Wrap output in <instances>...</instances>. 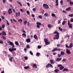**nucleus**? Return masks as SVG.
Listing matches in <instances>:
<instances>
[{
	"mask_svg": "<svg viewBox=\"0 0 73 73\" xmlns=\"http://www.w3.org/2000/svg\"><path fill=\"white\" fill-rule=\"evenodd\" d=\"M36 24H37L36 25V27H37L38 28H40V26L42 24L40 22H36Z\"/></svg>",
	"mask_w": 73,
	"mask_h": 73,
	"instance_id": "f257e3e1",
	"label": "nucleus"
},
{
	"mask_svg": "<svg viewBox=\"0 0 73 73\" xmlns=\"http://www.w3.org/2000/svg\"><path fill=\"white\" fill-rule=\"evenodd\" d=\"M43 6L44 8H46V9H48V8H49V6L46 4H43Z\"/></svg>",
	"mask_w": 73,
	"mask_h": 73,
	"instance_id": "f03ea898",
	"label": "nucleus"
},
{
	"mask_svg": "<svg viewBox=\"0 0 73 73\" xmlns=\"http://www.w3.org/2000/svg\"><path fill=\"white\" fill-rule=\"evenodd\" d=\"M57 51V50H58V52L59 51H60V49L59 48L57 49V48H55L54 49H53L52 50V52H54L55 51Z\"/></svg>",
	"mask_w": 73,
	"mask_h": 73,
	"instance_id": "7ed1b4c3",
	"label": "nucleus"
},
{
	"mask_svg": "<svg viewBox=\"0 0 73 73\" xmlns=\"http://www.w3.org/2000/svg\"><path fill=\"white\" fill-rule=\"evenodd\" d=\"M7 13L11 15L12 13V11L11 9H9L7 11Z\"/></svg>",
	"mask_w": 73,
	"mask_h": 73,
	"instance_id": "20e7f679",
	"label": "nucleus"
},
{
	"mask_svg": "<svg viewBox=\"0 0 73 73\" xmlns=\"http://www.w3.org/2000/svg\"><path fill=\"white\" fill-rule=\"evenodd\" d=\"M9 51H10L11 52H12L13 51H14V50H16V48H9Z\"/></svg>",
	"mask_w": 73,
	"mask_h": 73,
	"instance_id": "39448f33",
	"label": "nucleus"
},
{
	"mask_svg": "<svg viewBox=\"0 0 73 73\" xmlns=\"http://www.w3.org/2000/svg\"><path fill=\"white\" fill-rule=\"evenodd\" d=\"M66 53H67V54H70L71 53V52H70V50L68 49H66Z\"/></svg>",
	"mask_w": 73,
	"mask_h": 73,
	"instance_id": "423d86ee",
	"label": "nucleus"
},
{
	"mask_svg": "<svg viewBox=\"0 0 73 73\" xmlns=\"http://www.w3.org/2000/svg\"><path fill=\"white\" fill-rule=\"evenodd\" d=\"M19 16L20 17V13L18 12V13H15V17H17V16Z\"/></svg>",
	"mask_w": 73,
	"mask_h": 73,
	"instance_id": "0eeeda50",
	"label": "nucleus"
},
{
	"mask_svg": "<svg viewBox=\"0 0 73 73\" xmlns=\"http://www.w3.org/2000/svg\"><path fill=\"white\" fill-rule=\"evenodd\" d=\"M26 41L27 43H29V42H31V39L28 38L26 39Z\"/></svg>",
	"mask_w": 73,
	"mask_h": 73,
	"instance_id": "6e6552de",
	"label": "nucleus"
},
{
	"mask_svg": "<svg viewBox=\"0 0 73 73\" xmlns=\"http://www.w3.org/2000/svg\"><path fill=\"white\" fill-rule=\"evenodd\" d=\"M55 37L56 40H58L59 39V34H56Z\"/></svg>",
	"mask_w": 73,
	"mask_h": 73,
	"instance_id": "1a4fd4ad",
	"label": "nucleus"
},
{
	"mask_svg": "<svg viewBox=\"0 0 73 73\" xmlns=\"http://www.w3.org/2000/svg\"><path fill=\"white\" fill-rule=\"evenodd\" d=\"M62 72H68V69L66 68H64L62 70Z\"/></svg>",
	"mask_w": 73,
	"mask_h": 73,
	"instance_id": "9d476101",
	"label": "nucleus"
},
{
	"mask_svg": "<svg viewBox=\"0 0 73 73\" xmlns=\"http://www.w3.org/2000/svg\"><path fill=\"white\" fill-rule=\"evenodd\" d=\"M73 47V43L72 42L70 44V45L69 46V48H72Z\"/></svg>",
	"mask_w": 73,
	"mask_h": 73,
	"instance_id": "9b49d317",
	"label": "nucleus"
},
{
	"mask_svg": "<svg viewBox=\"0 0 73 73\" xmlns=\"http://www.w3.org/2000/svg\"><path fill=\"white\" fill-rule=\"evenodd\" d=\"M50 62L51 63V64L53 65L54 64V62H53V60H50Z\"/></svg>",
	"mask_w": 73,
	"mask_h": 73,
	"instance_id": "f8f14e48",
	"label": "nucleus"
},
{
	"mask_svg": "<svg viewBox=\"0 0 73 73\" xmlns=\"http://www.w3.org/2000/svg\"><path fill=\"white\" fill-rule=\"evenodd\" d=\"M33 68H35V69H37V64H33Z\"/></svg>",
	"mask_w": 73,
	"mask_h": 73,
	"instance_id": "ddd939ff",
	"label": "nucleus"
},
{
	"mask_svg": "<svg viewBox=\"0 0 73 73\" xmlns=\"http://www.w3.org/2000/svg\"><path fill=\"white\" fill-rule=\"evenodd\" d=\"M8 43L10 45H11V46L13 45L14 44H13V42H11L10 41H9L8 42Z\"/></svg>",
	"mask_w": 73,
	"mask_h": 73,
	"instance_id": "4468645a",
	"label": "nucleus"
},
{
	"mask_svg": "<svg viewBox=\"0 0 73 73\" xmlns=\"http://www.w3.org/2000/svg\"><path fill=\"white\" fill-rule=\"evenodd\" d=\"M68 25L69 26V28H73V27L72 26V24H69Z\"/></svg>",
	"mask_w": 73,
	"mask_h": 73,
	"instance_id": "2eb2a0df",
	"label": "nucleus"
},
{
	"mask_svg": "<svg viewBox=\"0 0 73 73\" xmlns=\"http://www.w3.org/2000/svg\"><path fill=\"white\" fill-rule=\"evenodd\" d=\"M66 11H70V7H69L68 8H66Z\"/></svg>",
	"mask_w": 73,
	"mask_h": 73,
	"instance_id": "dca6fc26",
	"label": "nucleus"
},
{
	"mask_svg": "<svg viewBox=\"0 0 73 73\" xmlns=\"http://www.w3.org/2000/svg\"><path fill=\"white\" fill-rule=\"evenodd\" d=\"M50 63L48 64H47L46 66V68H49L50 66Z\"/></svg>",
	"mask_w": 73,
	"mask_h": 73,
	"instance_id": "f3484780",
	"label": "nucleus"
},
{
	"mask_svg": "<svg viewBox=\"0 0 73 73\" xmlns=\"http://www.w3.org/2000/svg\"><path fill=\"white\" fill-rule=\"evenodd\" d=\"M15 44L17 45V46H19V42L17 41H15Z\"/></svg>",
	"mask_w": 73,
	"mask_h": 73,
	"instance_id": "a211bd4d",
	"label": "nucleus"
},
{
	"mask_svg": "<svg viewBox=\"0 0 73 73\" xmlns=\"http://www.w3.org/2000/svg\"><path fill=\"white\" fill-rule=\"evenodd\" d=\"M60 54L62 56H63V55L65 54V53L63 51H61L60 52Z\"/></svg>",
	"mask_w": 73,
	"mask_h": 73,
	"instance_id": "6ab92c4d",
	"label": "nucleus"
},
{
	"mask_svg": "<svg viewBox=\"0 0 73 73\" xmlns=\"http://www.w3.org/2000/svg\"><path fill=\"white\" fill-rule=\"evenodd\" d=\"M61 59H62V58H57L56 59V61H60V60H61Z\"/></svg>",
	"mask_w": 73,
	"mask_h": 73,
	"instance_id": "aec40b11",
	"label": "nucleus"
},
{
	"mask_svg": "<svg viewBox=\"0 0 73 73\" xmlns=\"http://www.w3.org/2000/svg\"><path fill=\"white\" fill-rule=\"evenodd\" d=\"M50 44V42H46L45 43V44L46 45H48Z\"/></svg>",
	"mask_w": 73,
	"mask_h": 73,
	"instance_id": "412c9836",
	"label": "nucleus"
},
{
	"mask_svg": "<svg viewBox=\"0 0 73 73\" xmlns=\"http://www.w3.org/2000/svg\"><path fill=\"white\" fill-rule=\"evenodd\" d=\"M56 16V15L54 13H52L51 14V16L52 17H56V16Z\"/></svg>",
	"mask_w": 73,
	"mask_h": 73,
	"instance_id": "4be33fe9",
	"label": "nucleus"
},
{
	"mask_svg": "<svg viewBox=\"0 0 73 73\" xmlns=\"http://www.w3.org/2000/svg\"><path fill=\"white\" fill-rule=\"evenodd\" d=\"M59 70L57 69H56L54 70V72L55 73H57V72H59Z\"/></svg>",
	"mask_w": 73,
	"mask_h": 73,
	"instance_id": "5701e85b",
	"label": "nucleus"
},
{
	"mask_svg": "<svg viewBox=\"0 0 73 73\" xmlns=\"http://www.w3.org/2000/svg\"><path fill=\"white\" fill-rule=\"evenodd\" d=\"M44 16L45 17H48V16H49V15H48V14L46 13L44 14Z\"/></svg>",
	"mask_w": 73,
	"mask_h": 73,
	"instance_id": "b1692460",
	"label": "nucleus"
},
{
	"mask_svg": "<svg viewBox=\"0 0 73 73\" xmlns=\"http://www.w3.org/2000/svg\"><path fill=\"white\" fill-rule=\"evenodd\" d=\"M17 3H18V4H19V5H20L21 6V7L22 6V4L20 2H19V1H17Z\"/></svg>",
	"mask_w": 73,
	"mask_h": 73,
	"instance_id": "393cba45",
	"label": "nucleus"
},
{
	"mask_svg": "<svg viewBox=\"0 0 73 73\" xmlns=\"http://www.w3.org/2000/svg\"><path fill=\"white\" fill-rule=\"evenodd\" d=\"M2 35H4V36L6 35V33L5 31H3L2 33Z\"/></svg>",
	"mask_w": 73,
	"mask_h": 73,
	"instance_id": "a878e982",
	"label": "nucleus"
},
{
	"mask_svg": "<svg viewBox=\"0 0 73 73\" xmlns=\"http://www.w3.org/2000/svg\"><path fill=\"white\" fill-rule=\"evenodd\" d=\"M64 68V66L60 67V70H62Z\"/></svg>",
	"mask_w": 73,
	"mask_h": 73,
	"instance_id": "bb28decb",
	"label": "nucleus"
},
{
	"mask_svg": "<svg viewBox=\"0 0 73 73\" xmlns=\"http://www.w3.org/2000/svg\"><path fill=\"white\" fill-rule=\"evenodd\" d=\"M13 57H11V58L9 59V61H11V62H12V61H13L12 60H13Z\"/></svg>",
	"mask_w": 73,
	"mask_h": 73,
	"instance_id": "cd10ccee",
	"label": "nucleus"
},
{
	"mask_svg": "<svg viewBox=\"0 0 73 73\" xmlns=\"http://www.w3.org/2000/svg\"><path fill=\"white\" fill-rule=\"evenodd\" d=\"M24 68L25 69H27L29 68V66H25Z\"/></svg>",
	"mask_w": 73,
	"mask_h": 73,
	"instance_id": "c85d7f7f",
	"label": "nucleus"
},
{
	"mask_svg": "<svg viewBox=\"0 0 73 73\" xmlns=\"http://www.w3.org/2000/svg\"><path fill=\"white\" fill-rule=\"evenodd\" d=\"M48 27L49 28H50L52 27V25L51 24L48 25Z\"/></svg>",
	"mask_w": 73,
	"mask_h": 73,
	"instance_id": "c756f323",
	"label": "nucleus"
},
{
	"mask_svg": "<svg viewBox=\"0 0 73 73\" xmlns=\"http://www.w3.org/2000/svg\"><path fill=\"white\" fill-rule=\"evenodd\" d=\"M29 53L31 55H32V56H33V52H32V51H29Z\"/></svg>",
	"mask_w": 73,
	"mask_h": 73,
	"instance_id": "7c9ffc66",
	"label": "nucleus"
},
{
	"mask_svg": "<svg viewBox=\"0 0 73 73\" xmlns=\"http://www.w3.org/2000/svg\"><path fill=\"white\" fill-rule=\"evenodd\" d=\"M54 34H57L56 35H59V33L57 31H56L54 33Z\"/></svg>",
	"mask_w": 73,
	"mask_h": 73,
	"instance_id": "2f4dec72",
	"label": "nucleus"
},
{
	"mask_svg": "<svg viewBox=\"0 0 73 73\" xmlns=\"http://www.w3.org/2000/svg\"><path fill=\"white\" fill-rule=\"evenodd\" d=\"M22 36H25V37L27 36V35L25 33H23L22 35Z\"/></svg>",
	"mask_w": 73,
	"mask_h": 73,
	"instance_id": "473e14b6",
	"label": "nucleus"
},
{
	"mask_svg": "<svg viewBox=\"0 0 73 73\" xmlns=\"http://www.w3.org/2000/svg\"><path fill=\"white\" fill-rule=\"evenodd\" d=\"M58 29L60 31H62V29L60 27H58Z\"/></svg>",
	"mask_w": 73,
	"mask_h": 73,
	"instance_id": "72a5a7b5",
	"label": "nucleus"
},
{
	"mask_svg": "<svg viewBox=\"0 0 73 73\" xmlns=\"http://www.w3.org/2000/svg\"><path fill=\"white\" fill-rule=\"evenodd\" d=\"M40 53L39 52H37L36 54V55L37 56H40Z\"/></svg>",
	"mask_w": 73,
	"mask_h": 73,
	"instance_id": "f704fd0d",
	"label": "nucleus"
},
{
	"mask_svg": "<svg viewBox=\"0 0 73 73\" xmlns=\"http://www.w3.org/2000/svg\"><path fill=\"white\" fill-rule=\"evenodd\" d=\"M65 23H66V21H63V22L62 23V25H64V24H65Z\"/></svg>",
	"mask_w": 73,
	"mask_h": 73,
	"instance_id": "c9c22d12",
	"label": "nucleus"
},
{
	"mask_svg": "<svg viewBox=\"0 0 73 73\" xmlns=\"http://www.w3.org/2000/svg\"><path fill=\"white\" fill-rule=\"evenodd\" d=\"M18 22H20V21L21 23H22V22H23V20L21 19H20L19 20H18Z\"/></svg>",
	"mask_w": 73,
	"mask_h": 73,
	"instance_id": "e433bc0d",
	"label": "nucleus"
},
{
	"mask_svg": "<svg viewBox=\"0 0 73 73\" xmlns=\"http://www.w3.org/2000/svg\"><path fill=\"white\" fill-rule=\"evenodd\" d=\"M34 37L35 38V39H37V36H36V35H34Z\"/></svg>",
	"mask_w": 73,
	"mask_h": 73,
	"instance_id": "4c0bfd02",
	"label": "nucleus"
},
{
	"mask_svg": "<svg viewBox=\"0 0 73 73\" xmlns=\"http://www.w3.org/2000/svg\"><path fill=\"white\" fill-rule=\"evenodd\" d=\"M5 25L4 24H3V25H2V26L1 27V28H4L5 27Z\"/></svg>",
	"mask_w": 73,
	"mask_h": 73,
	"instance_id": "58836bf2",
	"label": "nucleus"
},
{
	"mask_svg": "<svg viewBox=\"0 0 73 73\" xmlns=\"http://www.w3.org/2000/svg\"><path fill=\"white\" fill-rule=\"evenodd\" d=\"M33 11L35 13L36 12V8H34L33 9Z\"/></svg>",
	"mask_w": 73,
	"mask_h": 73,
	"instance_id": "ea45409f",
	"label": "nucleus"
},
{
	"mask_svg": "<svg viewBox=\"0 0 73 73\" xmlns=\"http://www.w3.org/2000/svg\"><path fill=\"white\" fill-rule=\"evenodd\" d=\"M2 37L3 38V40H6V37H5L4 36H2Z\"/></svg>",
	"mask_w": 73,
	"mask_h": 73,
	"instance_id": "a19ab883",
	"label": "nucleus"
},
{
	"mask_svg": "<svg viewBox=\"0 0 73 73\" xmlns=\"http://www.w3.org/2000/svg\"><path fill=\"white\" fill-rule=\"evenodd\" d=\"M26 13L27 15H29V14H30V12H29V11H27Z\"/></svg>",
	"mask_w": 73,
	"mask_h": 73,
	"instance_id": "79ce46f5",
	"label": "nucleus"
},
{
	"mask_svg": "<svg viewBox=\"0 0 73 73\" xmlns=\"http://www.w3.org/2000/svg\"><path fill=\"white\" fill-rule=\"evenodd\" d=\"M44 42H47V41H48V39H47L45 38L44 39Z\"/></svg>",
	"mask_w": 73,
	"mask_h": 73,
	"instance_id": "37998d69",
	"label": "nucleus"
},
{
	"mask_svg": "<svg viewBox=\"0 0 73 73\" xmlns=\"http://www.w3.org/2000/svg\"><path fill=\"white\" fill-rule=\"evenodd\" d=\"M23 23H24V25H26L27 23V21H25L23 22Z\"/></svg>",
	"mask_w": 73,
	"mask_h": 73,
	"instance_id": "c03bdc74",
	"label": "nucleus"
},
{
	"mask_svg": "<svg viewBox=\"0 0 73 73\" xmlns=\"http://www.w3.org/2000/svg\"><path fill=\"white\" fill-rule=\"evenodd\" d=\"M69 17H73V14H71V15H69Z\"/></svg>",
	"mask_w": 73,
	"mask_h": 73,
	"instance_id": "a18cd8bd",
	"label": "nucleus"
},
{
	"mask_svg": "<svg viewBox=\"0 0 73 73\" xmlns=\"http://www.w3.org/2000/svg\"><path fill=\"white\" fill-rule=\"evenodd\" d=\"M38 17L40 19H42V16L41 15H39Z\"/></svg>",
	"mask_w": 73,
	"mask_h": 73,
	"instance_id": "49530a36",
	"label": "nucleus"
},
{
	"mask_svg": "<svg viewBox=\"0 0 73 73\" xmlns=\"http://www.w3.org/2000/svg\"><path fill=\"white\" fill-rule=\"evenodd\" d=\"M27 48H30V46H29V45H27L26 46Z\"/></svg>",
	"mask_w": 73,
	"mask_h": 73,
	"instance_id": "de8ad7c7",
	"label": "nucleus"
},
{
	"mask_svg": "<svg viewBox=\"0 0 73 73\" xmlns=\"http://www.w3.org/2000/svg\"><path fill=\"white\" fill-rule=\"evenodd\" d=\"M66 48H69V46H68V45L67 44L66 45Z\"/></svg>",
	"mask_w": 73,
	"mask_h": 73,
	"instance_id": "09e8293b",
	"label": "nucleus"
},
{
	"mask_svg": "<svg viewBox=\"0 0 73 73\" xmlns=\"http://www.w3.org/2000/svg\"><path fill=\"white\" fill-rule=\"evenodd\" d=\"M63 13H67V11H66L65 10H63Z\"/></svg>",
	"mask_w": 73,
	"mask_h": 73,
	"instance_id": "8fccbe9b",
	"label": "nucleus"
},
{
	"mask_svg": "<svg viewBox=\"0 0 73 73\" xmlns=\"http://www.w3.org/2000/svg\"><path fill=\"white\" fill-rule=\"evenodd\" d=\"M70 5H73V2H70Z\"/></svg>",
	"mask_w": 73,
	"mask_h": 73,
	"instance_id": "3c124183",
	"label": "nucleus"
},
{
	"mask_svg": "<svg viewBox=\"0 0 73 73\" xmlns=\"http://www.w3.org/2000/svg\"><path fill=\"white\" fill-rule=\"evenodd\" d=\"M38 49H40V48H41V46H38Z\"/></svg>",
	"mask_w": 73,
	"mask_h": 73,
	"instance_id": "603ef678",
	"label": "nucleus"
},
{
	"mask_svg": "<svg viewBox=\"0 0 73 73\" xmlns=\"http://www.w3.org/2000/svg\"><path fill=\"white\" fill-rule=\"evenodd\" d=\"M24 58L25 60H27L28 59V58L27 56H25Z\"/></svg>",
	"mask_w": 73,
	"mask_h": 73,
	"instance_id": "864d4df0",
	"label": "nucleus"
},
{
	"mask_svg": "<svg viewBox=\"0 0 73 73\" xmlns=\"http://www.w3.org/2000/svg\"><path fill=\"white\" fill-rule=\"evenodd\" d=\"M50 68H52L53 67V66H52L51 64H50Z\"/></svg>",
	"mask_w": 73,
	"mask_h": 73,
	"instance_id": "5fc2aeb1",
	"label": "nucleus"
},
{
	"mask_svg": "<svg viewBox=\"0 0 73 73\" xmlns=\"http://www.w3.org/2000/svg\"><path fill=\"white\" fill-rule=\"evenodd\" d=\"M6 22L7 25H9V23H8L7 20H6Z\"/></svg>",
	"mask_w": 73,
	"mask_h": 73,
	"instance_id": "6e6d98bb",
	"label": "nucleus"
},
{
	"mask_svg": "<svg viewBox=\"0 0 73 73\" xmlns=\"http://www.w3.org/2000/svg\"><path fill=\"white\" fill-rule=\"evenodd\" d=\"M70 23V21L68 20V25H69V24H71Z\"/></svg>",
	"mask_w": 73,
	"mask_h": 73,
	"instance_id": "4d7b16f0",
	"label": "nucleus"
},
{
	"mask_svg": "<svg viewBox=\"0 0 73 73\" xmlns=\"http://www.w3.org/2000/svg\"><path fill=\"white\" fill-rule=\"evenodd\" d=\"M62 66V64H58L57 66L58 67H60V66Z\"/></svg>",
	"mask_w": 73,
	"mask_h": 73,
	"instance_id": "13d9d810",
	"label": "nucleus"
},
{
	"mask_svg": "<svg viewBox=\"0 0 73 73\" xmlns=\"http://www.w3.org/2000/svg\"><path fill=\"white\" fill-rule=\"evenodd\" d=\"M2 19V20H4V19H5V18L4 17H3V16H2L1 17Z\"/></svg>",
	"mask_w": 73,
	"mask_h": 73,
	"instance_id": "bf43d9fd",
	"label": "nucleus"
},
{
	"mask_svg": "<svg viewBox=\"0 0 73 73\" xmlns=\"http://www.w3.org/2000/svg\"><path fill=\"white\" fill-rule=\"evenodd\" d=\"M70 22H71V23H72L73 22V19H71L70 20Z\"/></svg>",
	"mask_w": 73,
	"mask_h": 73,
	"instance_id": "052dcab7",
	"label": "nucleus"
},
{
	"mask_svg": "<svg viewBox=\"0 0 73 73\" xmlns=\"http://www.w3.org/2000/svg\"><path fill=\"white\" fill-rule=\"evenodd\" d=\"M3 41L0 40V44H3Z\"/></svg>",
	"mask_w": 73,
	"mask_h": 73,
	"instance_id": "680f3d73",
	"label": "nucleus"
},
{
	"mask_svg": "<svg viewBox=\"0 0 73 73\" xmlns=\"http://www.w3.org/2000/svg\"><path fill=\"white\" fill-rule=\"evenodd\" d=\"M20 11H21V12H24V11H23V9H21L20 10Z\"/></svg>",
	"mask_w": 73,
	"mask_h": 73,
	"instance_id": "e2e57ef3",
	"label": "nucleus"
},
{
	"mask_svg": "<svg viewBox=\"0 0 73 73\" xmlns=\"http://www.w3.org/2000/svg\"><path fill=\"white\" fill-rule=\"evenodd\" d=\"M60 44H57V45H56V46L58 47H59L60 46Z\"/></svg>",
	"mask_w": 73,
	"mask_h": 73,
	"instance_id": "0e129e2a",
	"label": "nucleus"
},
{
	"mask_svg": "<svg viewBox=\"0 0 73 73\" xmlns=\"http://www.w3.org/2000/svg\"><path fill=\"white\" fill-rule=\"evenodd\" d=\"M23 33H25V34H26V32H25V31H24V30H23Z\"/></svg>",
	"mask_w": 73,
	"mask_h": 73,
	"instance_id": "69168bd1",
	"label": "nucleus"
},
{
	"mask_svg": "<svg viewBox=\"0 0 73 73\" xmlns=\"http://www.w3.org/2000/svg\"><path fill=\"white\" fill-rule=\"evenodd\" d=\"M63 62H65L66 61V59H63Z\"/></svg>",
	"mask_w": 73,
	"mask_h": 73,
	"instance_id": "338daca9",
	"label": "nucleus"
},
{
	"mask_svg": "<svg viewBox=\"0 0 73 73\" xmlns=\"http://www.w3.org/2000/svg\"><path fill=\"white\" fill-rule=\"evenodd\" d=\"M63 3V1H61L60 2V3H61V4H62V3Z\"/></svg>",
	"mask_w": 73,
	"mask_h": 73,
	"instance_id": "774afa93",
	"label": "nucleus"
}]
</instances>
